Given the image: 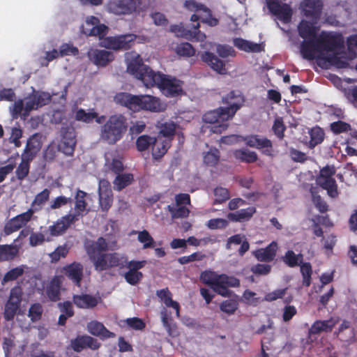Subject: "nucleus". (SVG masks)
Returning <instances> with one entry per match:
<instances>
[{"label":"nucleus","instance_id":"f257e3e1","mask_svg":"<svg viewBox=\"0 0 357 357\" xmlns=\"http://www.w3.org/2000/svg\"><path fill=\"white\" fill-rule=\"evenodd\" d=\"M128 71L141 80L147 88L157 86L167 97H176L183 93V82L160 72L153 71L143 63L139 54L133 55L128 63Z\"/></svg>","mask_w":357,"mask_h":357},{"label":"nucleus","instance_id":"f03ea898","mask_svg":"<svg viewBox=\"0 0 357 357\" xmlns=\"http://www.w3.org/2000/svg\"><path fill=\"white\" fill-rule=\"evenodd\" d=\"M117 248L116 242H107L103 237H99L96 241L86 246V252L93 261L95 269L98 271H106L113 267H123V257L119 253H104L108 250H114Z\"/></svg>","mask_w":357,"mask_h":357},{"label":"nucleus","instance_id":"7ed1b4c3","mask_svg":"<svg viewBox=\"0 0 357 357\" xmlns=\"http://www.w3.org/2000/svg\"><path fill=\"white\" fill-rule=\"evenodd\" d=\"M344 38L340 33L322 31L316 39L317 52H331V54L319 57L331 65L340 68L348 66V62L340 56L344 50Z\"/></svg>","mask_w":357,"mask_h":357},{"label":"nucleus","instance_id":"20e7f679","mask_svg":"<svg viewBox=\"0 0 357 357\" xmlns=\"http://www.w3.org/2000/svg\"><path fill=\"white\" fill-rule=\"evenodd\" d=\"M235 97L234 91H231L223 98V102L228 105L225 107H219L217 109L211 110L205 113L203 116V121L206 123L213 124L211 130L215 133H222L227 128V123L225 122L231 119L241 105L236 102H232Z\"/></svg>","mask_w":357,"mask_h":357},{"label":"nucleus","instance_id":"39448f33","mask_svg":"<svg viewBox=\"0 0 357 357\" xmlns=\"http://www.w3.org/2000/svg\"><path fill=\"white\" fill-rule=\"evenodd\" d=\"M128 128L127 119L123 114H114L101 126L100 139L109 145L120 141Z\"/></svg>","mask_w":357,"mask_h":357},{"label":"nucleus","instance_id":"423d86ee","mask_svg":"<svg viewBox=\"0 0 357 357\" xmlns=\"http://www.w3.org/2000/svg\"><path fill=\"white\" fill-rule=\"evenodd\" d=\"M200 280L202 283L209 285L218 294L227 297L231 295V291L228 287H240V280L226 274H218L215 271H204L200 274Z\"/></svg>","mask_w":357,"mask_h":357},{"label":"nucleus","instance_id":"0eeeda50","mask_svg":"<svg viewBox=\"0 0 357 357\" xmlns=\"http://www.w3.org/2000/svg\"><path fill=\"white\" fill-rule=\"evenodd\" d=\"M336 169L333 165H326L320 169L319 174L316 179L317 183L326 190L331 197H336L338 195L337 186L333 178Z\"/></svg>","mask_w":357,"mask_h":357},{"label":"nucleus","instance_id":"6e6552de","mask_svg":"<svg viewBox=\"0 0 357 357\" xmlns=\"http://www.w3.org/2000/svg\"><path fill=\"white\" fill-rule=\"evenodd\" d=\"M22 295L23 291L20 286H15L10 289L3 310V318L6 321H13L18 314L22 301Z\"/></svg>","mask_w":357,"mask_h":357},{"label":"nucleus","instance_id":"1a4fd4ad","mask_svg":"<svg viewBox=\"0 0 357 357\" xmlns=\"http://www.w3.org/2000/svg\"><path fill=\"white\" fill-rule=\"evenodd\" d=\"M136 38L133 33L108 36L102 41V46L113 50H127L134 45Z\"/></svg>","mask_w":357,"mask_h":357},{"label":"nucleus","instance_id":"9d476101","mask_svg":"<svg viewBox=\"0 0 357 357\" xmlns=\"http://www.w3.org/2000/svg\"><path fill=\"white\" fill-rule=\"evenodd\" d=\"M269 11L284 23H289L292 17V9L287 3H281L278 0H266Z\"/></svg>","mask_w":357,"mask_h":357},{"label":"nucleus","instance_id":"9b49d317","mask_svg":"<svg viewBox=\"0 0 357 357\" xmlns=\"http://www.w3.org/2000/svg\"><path fill=\"white\" fill-rule=\"evenodd\" d=\"M139 4L140 0H113L108 3V9L116 15H130Z\"/></svg>","mask_w":357,"mask_h":357},{"label":"nucleus","instance_id":"f8f14e48","mask_svg":"<svg viewBox=\"0 0 357 357\" xmlns=\"http://www.w3.org/2000/svg\"><path fill=\"white\" fill-rule=\"evenodd\" d=\"M70 346L74 351L81 352L86 349L97 350L100 348V343L91 336L79 335L75 338L70 340Z\"/></svg>","mask_w":357,"mask_h":357},{"label":"nucleus","instance_id":"ddd939ff","mask_svg":"<svg viewBox=\"0 0 357 357\" xmlns=\"http://www.w3.org/2000/svg\"><path fill=\"white\" fill-rule=\"evenodd\" d=\"M142 95H132L126 92H120L114 96L117 104L127 107L133 112H139L142 109Z\"/></svg>","mask_w":357,"mask_h":357},{"label":"nucleus","instance_id":"4468645a","mask_svg":"<svg viewBox=\"0 0 357 357\" xmlns=\"http://www.w3.org/2000/svg\"><path fill=\"white\" fill-rule=\"evenodd\" d=\"M199 23L193 24L194 30H190L181 24H173L170 26L169 31L174 33L177 37L184 38L188 40L195 38L197 40H204L206 36L199 30Z\"/></svg>","mask_w":357,"mask_h":357},{"label":"nucleus","instance_id":"2eb2a0df","mask_svg":"<svg viewBox=\"0 0 357 357\" xmlns=\"http://www.w3.org/2000/svg\"><path fill=\"white\" fill-rule=\"evenodd\" d=\"M245 144L250 147L263 150L265 155H271L272 153V142L265 137L259 135H250L243 138Z\"/></svg>","mask_w":357,"mask_h":357},{"label":"nucleus","instance_id":"dca6fc26","mask_svg":"<svg viewBox=\"0 0 357 357\" xmlns=\"http://www.w3.org/2000/svg\"><path fill=\"white\" fill-rule=\"evenodd\" d=\"M34 213L32 210L28 209L27 211L16 215L11 218L4 227V232L6 235L18 231L20 228L29 222Z\"/></svg>","mask_w":357,"mask_h":357},{"label":"nucleus","instance_id":"f3484780","mask_svg":"<svg viewBox=\"0 0 357 357\" xmlns=\"http://www.w3.org/2000/svg\"><path fill=\"white\" fill-rule=\"evenodd\" d=\"M77 221H78V215L67 214L57 220L53 225L50 226V233L53 236H60Z\"/></svg>","mask_w":357,"mask_h":357},{"label":"nucleus","instance_id":"a211bd4d","mask_svg":"<svg viewBox=\"0 0 357 357\" xmlns=\"http://www.w3.org/2000/svg\"><path fill=\"white\" fill-rule=\"evenodd\" d=\"M301 7L306 17L317 22L323 8V3L321 0H304L301 3Z\"/></svg>","mask_w":357,"mask_h":357},{"label":"nucleus","instance_id":"6ab92c4d","mask_svg":"<svg viewBox=\"0 0 357 357\" xmlns=\"http://www.w3.org/2000/svg\"><path fill=\"white\" fill-rule=\"evenodd\" d=\"M83 270L84 267L81 263L74 261L63 266L61 272L66 277L71 280L75 285L80 287L81 281L83 278Z\"/></svg>","mask_w":357,"mask_h":357},{"label":"nucleus","instance_id":"aec40b11","mask_svg":"<svg viewBox=\"0 0 357 357\" xmlns=\"http://www.w3.org/2000/svg\"><path fill=\"white\" fill-rule=\"evenodd\" d=\"M99 204L104 211H107L112 205L113 195L110 188L109 183L106 180L100 181L99 188Z\"/></svg>","mask_w":357,"mask_h":357},{"label":"nucleus","instance_id":"412c9836","mask_svg":"<svg viewBox=\"0 0 357 357\" xmlns=\"http://www.w3.org/2000/svg\"><path fill=\"white\" fill-rule=\"evenodd\" d=\"M42 147L41 136L38 133L32 135L26 141L22 157L33 160Z\"/></svg>","mask_w":357,"mask_h":357},{"label":"nucleus","instance_id":"4be33fe9","mask_svg":"<svg viewBox=\"0 0 357 357\" xmlns=\"http://www.w3.org/2000/svg\"><path fill=\"white\" fill-rule=\"evenodd\" d=\"M278 250V243L272 241L264 248H259L252 252V255L257 261L261 262L269 263L273 261L277 255Z\"/></svg>","mask_w":357,"mask_h":357},{"label":"nucleus","instance_id":"5701e85b","mask_svg":"<svg viewBox=\"0 0 357 357\" xmlns=\"http://www.w3.org/2000/svg\"><path fill=\"white\" fill-rule=\"evenodd\" d=\"M88 331L93 335L100 337L101 340L114 338L116 334L109 331L102 323L98 321H91L87 324Z\"/></svg>","mask_w":357,"mask_h":357},{"label":"nucleus","instance_id":"b1692460","mask_svg":"<svg viewBox=\"0 0 357 357\" xmlns=\"http://www.w3.org/2000/svg\"><path fill=\"white\" fill-rule=\"evenodd\" d=\"M201 59L218 73L221 75L226 73L227 70L224 61L218 58L213 53L205 52L202 54Z\"/></svg>","mask_w":357,"mask_h":357},{"label":"nucleus","instance_id":"393cba45","mask_svg":"<svg viewBox=\"0 0 357 357\" xmlns=\"http://www.w3.org/2000/svg\"><path fill=\"white\" fill-rule=\"evenodd\" d=\"M315 24L317 22H314V21L310 22L305 20H302L298 26V35L304 40L317 39L318 38L317 37L318 29Z\"/></svg>","mask_w":357,"mask_h":357},{"label":"nucleus","instance_id":"a878e982","mask_svg":"<svg viewBox=\"0 0 357 357\" xmlns=\"http://www.w3.org/2000/svg\"><path fill=\"white\" fill-rule=\"evenodd\" d=\"M73 302L78 308L91 309L98 305V298L87 294H75L73 296Z\"/></svg>","mask_w":357,"mask_h":357},{"label":"nucleus","instance_id":"bb28decb","mask_svg":"<svg viewBox=\"0 0 357 357\" xmlns=\"http://www.w3.org/2000/svg\"><path fill=\"white\" fill-rule=\"evenodd\" d=\"M234 45L238 50L246 52L259 53L264 51L262 43H255L241 38H236L233 40Z\"/></svg>","mask_w":357,"mask_h":357},{"label":"nucleus","instance_id":"cd10ccee","mask_svg":"<svg viewBox=\"0 0 357 357\" xmlns=\"http://www.w3.org/2000/svg\"><path fill=\"white\" fill-rule=\"evenodd\" d=\"M172 144L170 139H164L160 136L155 137V142L151 147L152 156L155 160L160 159L168 151Z\"/></svg>","mask_w":357,"mask_h":357},{"label":"nucleus","instance_id":"c85d7f7f","mask_svg":"<svg viewBox=\"0 0 357 357\" xmlns=\"http://www.w3.org/2000/svg\"><path fill=\"white\" fill-rule=\"evenodd\" d=\"M93 63L98 66H106L114 59V54L105 50H96L90 56Z\"/></svg>","mask_w":357,"mask_h":357},{"label":"nucleus","instance_id":"c756f323","mask_svg":"<svg viewBox=\"0 0 357 357\" xmlns=\"http://www.w3.org/2000/svg\"><path fill=\"white\" fill-rule=\"evenodd\" d=\"M142 109L153 112H160L164 109L158 98L150 95H142Z\"/></svg>","mask_w":357,"mask_h":357},{"label":"nucleus","instance_id":"7c9ffc66","mask_svg":"<svg viewBox=\"0 0 357 357\" xmlns=\"http://www.w3.org/2000/svg\"><path fill=\"white\" fill-rule=\"evenodd\" d=\"M337 321L333 319L327 320H317L314 321L309 330L310 334L317 335L321 332H331L336 325Z\"/></svg>","mask_w":357,"mask_h":357},{"label":"nucleus","instance_id":"2f4dec72","mask_svg":"<svg viewBox=\"0 0 357 357\" xmlns=\"http://www.w3.org/2000/svg\"><path fill=\"white\" fill-rule=\"evenodd\" d=\"M61 285V280L59 276H55L51 280L46 288V295L51 301L56 302L60 300Z\"/></svg>","mask_w":357,"mask_h":357},{"label":"nucleus","instance_id":"473e14b6","mask_svg":"<svg viewBox=\"0 0 357 357\" xmlns=\"http://www.w3.org/2000/svg\"><path fill=\"white\" fill-rule=\"evenodd\" d=\"M256 212L254 206H250L247 208L240 209L234 213H229L227 218L232 222H243L249 220Z\"/></svg>","mask_w":357,"mask_h":357},{"label":"nucleus","instance_id":"72a5a7b5","mask_svg":"<svg viewBox=\"0 0 357 357\" xmlns=\"http://www.w3.org/2000/svg\"><path fill=\"white\" fill-rule=\"evenodd\" d=\"M335 333L342 341L353 342L355 340L354 328L351 327L349 321H343Z\"/></svg>","mask_w":357,"mask_h":357},{"label":"nucleus","instance_id":"f704fd0d","mask_svg":"<svg viewBox=\"0 0 357 357\" xmlns=\"http://www.w3.org/2000/svg\"><path fill=\"white\" fill-rule=\"evenodd\" d=\"M301 54L303 59L313 60L315 58L316 39H306L301 44Z\"/></svg>","mask_w":357,"mask_h":357},{"label":"nucleus","instance_id":"c9c22d12","mask_svg":"<svg viewBox=\"0 0 357 357\" xmlns=\"http://www.w3.org/2000/svg\"><path fill=\"white\" fill-rule=\"evenodd\" d=\"M156 295L164 303L167 307H171L176 311V314L179 317L180 305L179 303L172 298V293L168 288L158 290Z\"/></svg>","mask_w":357,"mask_h":357},{"label":"nucleus","instance_id":"e433bc0d","mask_svg":"<svg viewBox=\"0 0 357 357\" xmlns=\"http://www.w3.org/2000/svg\"><path fill=\"white\" fill-rule=\"evenodd\" d=\"M50 195V190L47 188L38 193L33 200L29 209L32 210L33 213L41 210L45 204L48 201Z\"/></svg>","mask_w":357,"mask_h":357},{"label":"nucleus","instance_id":"4c0bfd02","mask_svg":"<svg viewBox=\"0 0 357 357\" xmlns=\"http://www.w3.org/2000/svg\"><path fill=\"white\" fill-rule=\"evenodd\" d=\"M233 155L237 160L246 163L255 162L258 158L257 154L255 151L245 149L235 150Z\"/></svg>","mask_w":357,"mask_h":357},{"label":"nucleus","instance_id":"58836bf2","mask_svg":"<svg viewBox=\"0 0 357 357\" xmlns=\"http://www.w3.org/2000/svg\"><path fill=\"white\" fill-rule=\"evenodd\" d=\"M158 127L159 128V135L165 137V139H170L172 142L176 134L178 125L170 121L162 123Z\"/></svg>","mask_w":357,"mask_h":357},{"label":"nucleus","instance_id":"ea45409f","mask_svg":"<svg viewBox=\"0 0 357 357\" xmlns=\"http://www.w3.org/2000/svg\"><path fill=\"white\" fill-rule=\"evenodd\" d=\"M282 261L289 267L294 268L301 265L303 261L302 254H296L293 250H287L282 257Z\"/></svg>","mask_w":357,"mask_h":357},{"label":"nucleus","instance_id":"a19ab883","mask_svg":"<svg viewBox=\"0 0 357 357\" xmlns=\"http://www.w3.org/2000/svg\"><path fill=\"white\" fill-rule=\"evenodd\" d=\"M19 249L14 245H0V261L13 260L18 254Z\"/></svg>","mask_w":357,"mask_h":357},{"label":"nucleus","instance_id":"79ce46f5","mask_svg":"<svg viewBox=\"0 0 357 357\" xmlns=\"http://www.w3.org/2000/svg\"><path fill=\"white\" fill-rule=\"evenodd\" d=\"M134 178L130 173L118 174L114 180V189L121 191L132 183Z\"/></svg>","mask_w":357,"mask_h":357},{"label":"nucleus","instance_id":"37998d69","mask_svg":"<svg viewBox=\"0 0 357 357\" xmlns=\"http://www.w3.org/2000/svg\"><path fill=\"white\" fill-rule=\"evenodd\" d=\"M86 193L81 190H77L75 195V213L73 215H78V219L79 217L83 216V213L86 210L87 203L86 202L85 198Z\"/></svg>","mask_w":357,"mask_h":357},{"label":"nucleus","instance_id":"c03bdc74","mask_svg":"<svg viewBox=\"0 0 357 357\" xmlns=\"http://www.w3.org/2000/svg\"><path fill=\"white\" fill-rule=\"evenodd\" d=\"M220 152L216 148H211L208 151L204 152L203 162L208 167H215L219 162Z\"/></svg>","mask_w":357,"mask_h":357},{"label":"nucleus","instance_id":"a18cd8bd","mask_svg":"<svg viewBox=\"0 0 357 357\" xmlns=\"http://www.w3.org/2000/svg\"><path fill=\"white\" fill-rule=\"evenodd\" d=\"M310 140L309 146L311 149L314 148L318 144H321L324 139V132L322 128L319 126L313 127L309 131Z\"/></svg>","mask_w":357,"mask_h":357},{"label":"nucleus","instance_id":"49530a36","mask_svg":"<svg viewBox=\"0 0 357 357\" xmlns=\"http://www.w3.org/2000/svg\"><path fill=\"white\" fill-rule=\"evenodd\" d=\"M155 142V137H151L148 135H142L136 139V148L139 152L147 151L152 147L153 144Z\"/></svg>","mask_w":357,"mask_h":357},{"label":"nucleus","instance_id":"de8ad7c7","mask_svg":"<svg viewBox=\"0 0 357 357\" xmlns=\"http://www.w3.org/2000/svg\"><path fill=\"white\" fill-rule=\"evenodd\" d=\"M97 112L91 109L90 112H86L84 109H77L75 112V119L77 121H81L85 123H91L94 121V117H96Z\"/></svg>","mask_w":357,"mask_h":357},{"label":"nucleus","instance_id":"09e8293b","mask_svg":"<svg viewBox=\"0 0 357 357\" xmlns=\"http://www.w3.org/2000/svg\"><path fill=\"white\" fill-rule=\"evenodd\" d=\"M137 234V240L143 244L144 249L153 248L155 247V242L147 230L144 229L138 231Z\"/></svg>","mask_w":357,"mask_h":357},{"label":"nucleus","instance_id":"8fccbe9b","mask_svg":"<svg viewBox=\"0 0 357 357\" xmlns=\"http://www.w3.org/2000/svg\"><path fill=\"white\" fill-rule=\"evenodd\" d=\"M31 161L27 160L26 158L22 156V161L15 171L16 176L19 181H23L28 176Z\"/></svg>","mask_w":357,"mask_h":357},{"label":"nucleus","instance_id":"3c124183","mask_svg":"<svg viewBox=\"0 0 357 357\" xmlns=\"http://www.w3.org/2000/svg\"><path fill=\"white\" fill-rule=\"evenodd\" d=\"M75 144L76 139H73V137H70L68 140L61 139L58 146V149L67 155H73Z\"/></svg>","mask_w":357,"mask_h":357},{"label":"nucleus","instance_id":"603ef678","mask_svg":"<svg viewBox=\"0 0 357 357\" xmlns=\"http://www.w3.org/2000/svg\"><path fill=\"white\" fill-rule=\"evenodd\" d=\"M43 313V305L39 303H36L31 305L28 311V317L32 322H36L41 319Z\"/></svg>","mask_w":357,"mask_h":357},{"label":"nucleus","instance_id":"864d4df0","mask_svg":"<svg viewBox=\"0 0 357 357\" xmlns=\"http://www.w3.org/2000/svg\"><path fill=\"white\" fill-rule=\"evenodd\" d=\"M299 266L301 268V273L303 277V284L307 287H310L311 284V276L312 274V269L310 263L302 262Z\"/></svg>","mask_w":357,"mask_h":357},{"label":"nucleus","instance_id":"5fc2aeb1","mask_svg":"<svg viewBox=\"0 0 357 357\" xmlns=\"http://www.w3.org/2000/svg\"><path fill=\"white\" fill-rule=\"evenodd\" d=\"M176 53L182 56L190 57L195 55V50L189 43H182L176 47Z\"/></svg>","mask_w":357,"mask_h":357},{"label":"nucleus","instance_id":"6e6d98bb","mask_svg":"<svg viewBox=\"0 0 357 357\" xmlns=\"http://www.w3.org/2000/svg\"><path fill=\"white\" fill-rule=\"evenodd\" d=\"M214 195L215 199L213 202V204H222L227 200H228L230 197L229 190L222 187H217L214 189Z\"/></svg>","mask_w":357,"mask_h":357},{"label":"nucleus","instance_id":"4d7b16f0","mask_svg":"<svg viewBox=\"0 0 357 357\" xmlns=\"http://www.w3.org/2000/svg\"><path fill=\"white\" fill-rule=\"evenodd\" d=\"M238 307V303L234 299L224 301L220 305V309L222 312L228 314H233Z\"/></svg>","mask_w":357,"mask_h":357},{"label":"nucleus","instance_id":"13d9d810","mask_svg":"<svg viewBox=\"0 0 357 357\" xmlns=\"http://www.w3.org/2000/svg\"><path fill=\"white\" fill-rule=\"evenodd\" d=\"M24 272V266H17L8 271L3 278V282L13 281L22 276Z\"/></svg>","mask_w":357,"mask_h":357},{"label":"nucleus","instance_id":"bf43d9fd","mask_svg":"<svg viewBox=\"0 0 357 357\" xmlns=\"http://www.w3.org/2000/svg\"><path fill=\"white\" fill-rule=\"evenodd\" d=\"M206 258V255L202 252H195L188 256H183L178 258V262L181 265H185L196 261H202Z\"/></svg>","mask_w":357,"mask_h":357},{"label":"nucleus","instance_id":"052dcab7","mask_svg":"<svg viewBox=\"0 0 357 357\" xmlns=\"http://www.w3.org/2000/svg\"><path fill=\"white\" fill-rule=\"evenodd\" d=\"M168 210L170 212L173 218H183L189 215L190 210L184 206H180L178 208H174L168 206Z\"/></svg>","mask_w":357,"mask_h":357},{"label":"nucleus","instance_id":"680f3d73","mask_svg":"<svg viewBox=\"0 0 357 357\" xmlns=\"http://www.w3.org/2000/svg\"><path fill=\"white\" fill-rule=\"evenodd\" d=\"M274 134L279 138L282 139L284 136L286 126L282 117H278L275 119L272 127Z\"/></svg>","mask_w":357,"mask_h":357},{"label":"nucleus","instance_id":"e2e57ef3","mask_svg":"<svg viewBox=\"0 0 357 357\" xmlns=\"http://www.w3.org/2000/svg\"><path fill=\"white\" fill-rule=\"evenodd\" d=\"M330 128H331V130L334 134L337 135V134H340V133L345 132L350 130L351 126H350V124H349L344 121H337L331 123Z\"/></svg>","mask_w":357,"mask_h":357},{"label":"nucleus","instance_id":"0e129e2a","mask_svg":"<svg viewBox=\"0 0 357 357\" xmlns=\"http://www.w3.org/2000/svg\"><path fill=\"white\" fill-rule=\"evenodd\" d=\"M69 252L68 248L66 245L58 246L50 257L52 262H57L61 257H66Z\"/></svg>","mask_w":357,"mask_h":357},{"label":"nucleus","instance_id":"69168bd1","mask_svg":"<svg viewBox=\"0 0 357 357\" xmlns=\"http://www.w3.org/2000/svg\"><path fill=\"white\" fill-rule=\"evenodd\" d=\"M142 278L143 274L142 272H135L128 271L124 275V278L126 281L131 285L137 284L139 282V281L142 279Z\"/></svg>","mask_w":357,"mask_h":357},{"label":"nucleus","instance_id":"338daca9","mask_svg":"<svg viewBox=\"0 0 357 357\" xmlns=\"http://www.w3.org/2000/svg\"><path fill=\"white\" fill-rule=\"evenodd\" d=\"M107 26L102 24H98L95 26L91 27L89 30V35L93 36H98L100 39H104L105 36L107 32Z\"/></svg>","mask_w":357,"mask_h":357},{"label":"nucleus","instance_id":"774afa93","mask_svg":"<svg viewBox=\"0 0 357 357\" xmlns=\"http://www.w3.org/2000/svg\"><path fill=\"white\" fill-rule=\"evenodd\" d=\"M202 13H203L200 17L203 23L207 24L211 26H215L218 25V20L213 17L211 11L209 8L206 7L204 8V10Z\"/></svg>","mask_w":357,"mask_h":357}]
</instances>
